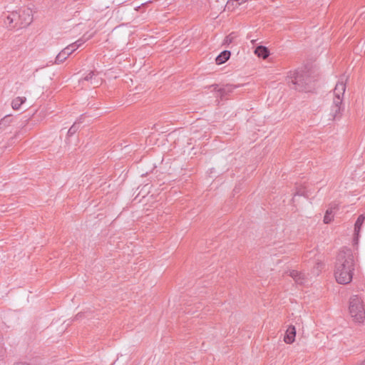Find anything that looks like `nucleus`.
<instances>
[{
    "instance_id": "f257e3e1",
    "label": "nucleus",
    "mask_w": 365,
    "mask_h": 365,
    "mask_svg": "<svg viewBox=\"0 0 365 365\" xmlns=\"http://www.w3.org/2000/svg\"><path fill=\"white\" fill-rule=\"evenodd\" d=\"M354 259L350 249L339 251L336 257L334 277L341 284H349L353 278Z\"/></svg>"
},
{
    "instance_id": "f03ea898",
    "label": "nucleus",
    "mask_w": 365,
    "mask_h": 365,
    "mask_svg": "<svg viewBox=\"0 0 365 365\" xmlns=\"http://www.w3.org/2000/svg\"><path fill=\"white\" fill-rule=\"evenodd\" d=\"M312 72L308 69L297 70L291 76V81L294 89L299 91H310L312 88V83L316 80L315 76L312 75Z\"/></svg>"
},
{
    "instance_id": "7ed1b4c3",
    "label": "nucleus",
    "mask_w": 365,
    "mask_h": 365,
    "mask_svg": "<svg viewBox=\"0 0 365 365\" xmlns=\"http://www.w3.org/2000/svg\"><path fill=\"white\" fill-rule=\"evenodd\" d=\"M345 91L346 83L344 82L343 78L336 84L333 91L334 98L330 115L332 116L334 120L339 118L341 117V111L344 110L342 101Z\"/></svg>"
},
{
    "instance_id": "20e7f679",
    "label": "nucleus",
    "mask_w": 365,
    "mask_h": 365,
    "mask_svg": "<svg viewBox=\"0 0 365 365\" xmlns=\"http://www.w3.org/2000/svg\"><path fill=\"white\" fill-rule=\"evenodd\" d=\"M349 312L353 321L362 324L365 320V308L363 299L358 295L351 297Z\"/></svg>"
},
{
    "instance_id": "39448f33",
    "label": "nucleus",
    "mask_w": 365,
    "mask_h": 365,
    "mask_svg": "<svg viewBox=\"0 0 365 365\" xmlns=\"http://www.w3.org/2000/svg\"><path fill=\"white\" fill-rule=\"evenodd\" d=\"M31 13L32 11L29 8L24 9L21 11L20 14L12 12L7 16L6 21L5 22L6 24H9V26H11V24L14 23V21H16L17 19H19L20 20L23 19L21 22V26H28L33 21Z\"/></svg>"
},
{
    "instance_id": "423d86ee",
    "label": "nucleus",
    "mask_w": 365,
    "mask_h": 365,
    "mask_svg": "<svg viewBox=\"0 0 365 365\" xmlns=\"http://www.w3.org/2000/svg\"><path fill=\"white\" fill-rule=\"evenodd\" d=\"M210 87H212L214 88V91L216 92V97H219L220 98L221 100H223L227 96L232 93L234 91V89L237 86L227 84L222 88H217L218 85L213 84L210 86Z\"/></svg>"
},
{
    "instance_id": "0eeeda50",
    "label": "nucleus",
    "mask_w": 365,
    "mask_h": 365,
    "mask_svg": "<svg viewBox=\"0 0 365 365\" xmlns=\"http://www.w3.org/2000/svg\"><path fill=\"white\" fill-rule=\"evenodd\" d=\"M289 275L294 280V282L300 285H305L309 281L304 273L300 272L297 270L289 271Z\"/></svg>"
},
{
    "instance_id": "6e6552de",
    "label": "nucleus",
    "mask_w": 365,
    "mask_h": 365,
    "mask_svg": "<svg viewBox=\"0 0 365 365\" xmlns=\"http://www.w3.org/2000/svg\"><path fill=\"white\" fill-rule=\"evenodd\" d=\"M73 52L74 51L73 48H72V46L68 45L56 56L55 63L60 64L63 63Z\"/></svg>"
},
{
    "instance_id": "1a4fd4ad",
    "label": "nucleus",
    "mask_w": 365,
    "mask_h": 365,
    "mask_svg": "<svg viewBox=\"0 0 365 365\" xmlns=\"http://www.w3.org/2000/svg\"><path fill=\"white\" fill-rule=\"evenodd\" d=\"M296 336V329L295 327L292 325L289 326L287 328L284 337V341L287 344H292L294 341Z\"/></svg>"
},
{
    "instance_id": "9d476101",
    "label": "nucleus",
    "mask_w": 365,
    "mask_h": 365,
    "mask_svg": "<svg viewBox=\"0 0 365 365\" xmlns=\"http://www.w3.org/2000/svg\"><path fill=\"white\" fill-rule=\"evenodd\" d=\"M255 54L263 59L267 58L269 55V49L264 46H258L255 50Z\"/></svg>"
},
{
    "instance_id": "9b49d317",
    "label": "nucleus",
    "mask_w": 365,
    "mask_h": 365,
    "mask_svg": "<svg viewBox=\"0 0 365 365\" xmlns=\"http://www.w3.org/2000/svg\"><path fill=\"white\" fill-rule=\"evenodd\" d=\"M231 53L230 51H222L215 58L216 63L221 65L225 63L230 57Z\"/></svg>"
},
{
    "instance_id": "f8f14e48",
    "label": "nucleus",
    "mask_w": 365,
    "mask_h": 365,
    "mask_svg": "<svg viewBox=\"0 0 365 365\" xmlns=\"http://www.w3.org/2000/svg\"><path fill=\"white\" fill-rule=\"evenodd\" d=\"M84 115H81V117L72 125L68 131V135L72 136L74 135L80 128L81 123H83Z\"/></svg>"
},
{
    "instance_id": "ddd939ff",
    "label": "nucleus",
    "mask_w": 365,
    "mask_h": 365,
    "mask_svg": "<svg viewBox=\"0 0 365 365\" xmlns=\"http://www.w3.org/2000/svg\"><path fill=\"white\" fill-rule=\"evenodd\" d=\"M96 73L94 71H91L88 75H86L83 80L87 81H91V83L93 85L94 87L98 86L101 83V81L96 79Z\"/></svg>"
},
{
    "instance_id": "4468645a",
    "label": "nucleus",
    "mask_w": 365,
    "mask_h": 365,
    "mask_svg": "<svg viewBox=\"0 0 365 365\" xmlns=\"http://www.w3.org/2000/svg\"><path fill=\"white\" fill-rule=\"evenodd\" d=\"M26 97H16L11 102V107L14 110H19L21 106L25 103Z\"/></svg>"
},
{
    "instance_id": "2eb2a0df",
    "label": "nucleus",
    "mask_w": 365,
    "mask_h": 365,
    "mask_svg": "<svg viewBox=\"0 0 365 365\" xmlns=\"http://www.w3.org/2000/svg\"><path fill=\"white\" fill-rule=\"evenodd\" d=\"M365 220V216L363 215H361L358 217L356 222H355V225H354V233L356 235H359V232H360V230H361V227L362 226V224L364 222Z\"/></svg>"
},
{
    "instance_id": "dca6fc26",
    "label": "nucleus",
    "mask_w": 365,
    "mask_h": 365,
    "mask_svg": "<svg viewBox=\"0 0 365 365\" xmlns=\"http://www.w3.org/2000/svg\"><path fill=\"white\" fill-rule=\"evenodd\" d=\"M333 217H334V215H333V212H332V207H329L327 210L326 213L324 215V222L325 224H329L333 220Z\"/></svg>"
},
{
    "instance_id": "f3484780",
    "label": "nucleus",
    "mask_w": 365,
    "mask_h": 365,
    "mask_svg": "<svg viewBox=\"0 0 365 365\" xmlns=\"http://www.w3.org/2000/svg\"><path fill=\"white\" fill-rule=\"evenodd\" d=\"M236 37L235 34L234 33H231L230 34H229L228 36H227L224 40V42L223 43L225 45H229L230 43H231L234 38Z\"/></svg>"
},
{
    "instance_id": "a211bd4d",
    "label": "nucleus",
    "mask_w": 365,
    "mask_h": 365,
    "mask_svg": "<svg viewBox=\"0 0 365 365\" xmlns=\"http://www.w3.org/2000/svg\"><path fill=\"white\" fill-rule=\"evenodd\" d=\"M84 41L82 39H78L76 42L70 44V46H72V48H73V51H75L77 48H78L80 46H81L84 43Z\"/></svg>"
},
{
    "instance_id": "6ab92c4d",
    "label": "nucleus",
    "mask_w": 365,
    "mask_h": 365,
    "mask_svg": "<svg viewBox=\"0 0 365 365\" xmlns=\"http://www.w3.org/2000/svg\"><path fill=\"white\" fill-rule=\"evenodd\" d=\"M247 0H232L227 2V5L232 4V6H237L245 3Z\"/></svg>"
},
{
    "instance_id": "aec40b11",
    "label": "nucleus",
    "mask_w": 365,
    "mask_h": 365,
    "mask_svg": "<svg viewBox=\"0 0 365 365\" xmlns=\"http://www.w3.org/2000/svg\"><path fill=\"white\" fill-rule=\"evenodd\" d=\"M332 207V212H334V210H337L338 209L339 205L335 203V202H333V203H331L330 205H329V207Z\"/></svg>"
},
{
    "instance_id": "412c9836",
    "label": "nucleus",
    "mask_w": 365,
    "mask_h": 365,
    "mask_svg": "<svg viewBox=\"0 0 365 365\" xmlns=\"http://www.w3.org/2000/svg\"><path fill=\"white\" fill-rule=\"evenodd\" d=\"M359 365H365V360H364V361H362L360 364H359Z\"/></svg>"
},
{
    "instance_id": "4be33fe9",
    "label": "nucleus",
    "mask_w": 365,
    "mask_h": 365,
    "mask_svg": "<svg viewBox=\"0 0 365 365\" xmlns=\"http://www.w3.org/2000/svg\"><path fill=\"white\" fill-rule=\"evenodd\" d=\"M16 25H17V23H15V25L14 26H11L12 27H15Z\"/></svg>"
}]
</instances>
